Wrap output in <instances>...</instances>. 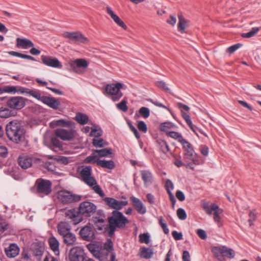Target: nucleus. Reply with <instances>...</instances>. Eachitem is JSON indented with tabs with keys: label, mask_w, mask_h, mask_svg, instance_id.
<instances>
[{
	"label": "nucleus",
	"mask_w": 261,
	"mask_h": 261,
	"mask_svg": "<svg viewBox=\"0 0 261 261\" xmlns=\"http://www.w3.org/2000/svg\"><path fill=\"white\" fill-rule=\"evenodd\" d=\"M97 207L92 202L85 201L82 202L76 210L75 208L66 210L64 215L66 218L70 219V222L76 225L93 215Z\"/></svg>",
	"instance_id": "1"
},
{
	"label": "nucleus",
	"mask_w": 261,
	"mask_h": 261,
	"mask_svg": "<svg viewBox=\"0 0 261 261\" xmlns=\"http://www.w3.org/2000/svg\"><path fill=\"white\" fill-rule=\"evenodd\" d=\"M108 225L107 227L108 234L113 236L117 228L123 229L129 223L128 219L123 215L122 213L118 211H113L111 216L108 218Z\"/></svg>",
	"instance_id": "2"
},
{
	"label": "nucleus",
	"mask_w": 261,
	"mask_h": 261,
	"mask_svg": "<svg viewBox=\"0 0 261 261\" xmlns=\"http://www.w3.org/2000/svg\"><path fill=\"white\" fill-rule=\"evenodd\" d=\"M6 134L12 141L19 143L24 139L25 130L19 122L11 121L6 126Z\"/></svg>",
	"instance_id": "3"
},
{
	"label": "nucleus",
	"mask_w": 261,
	"mask_h": 261,
	"mask_svg": "<svg viewBox=\"0 0 261 261\" xmlns=\"http://www.w3.org/2000/svg\"><path fill=\"white\" fill-rule=\"evenodd\" d=\"M24 93L29 94L30 95L41 101L44 104L54 110H57L61 105L60 101L58 99L53 97L41 96L40 93L36 90L25 88Z\"/></svg>",
	"instance_id": "4"
},
{
	"label": "nucleus",
	"mask_w": 261,
	"mask_h": 261,
	"mask_svg": "<svg viewBox=\"0 0 261 261\" xmlns=\"http://www.w3.org/2000/svg\"><path fill=\"white\" fill-rule=\"evenodd\" d=\"M63 37L68 39V42L70 44H84L89 43V40L85 37L81 32H65L63 34Z\"/></svg>",
	"instance_id": "5"
},
{
	"label": "nucleus",
	"mask_w": 261,
	"mask_h": 261,
	"mask_svg": "<svg viewBox=\"0 0 261 261\" xmlns=\"http://www.w3.org/2000/svg\"><path fill=\"white\" fill-rule=\"evenodd\" d=\"M122 88L123 84L120 83L109 84L105 87V92L107 94L112 96L113 101H117L123 96V93L120 91Z\"/></svg>",
	"instance_id": "6"
},
{
	"label": "nucleus",
	"mask_w": 261,
	"mask_h": 261,
	"mask_svg": "<svg viewBox=\"0 0 261 261\" xmlns=\"http://www.w3.org/2000/svg\"><path fill=\"white\" fill-rule=\"evenodd\" d=\"M214 255L220 261H223L224 257L231 259L234 257V253L232 249L226 246L214 247L212 249Z\"/></svg>",
	"instance_id": "7"
},
{
	"label": "nucleus",
	"mask_w": 261,
	"mask_h": 261,
	"mask_svg": "<svg viewBox=\"0 0 261 261\" xmlns=\"http://www.w3.org/2000/svg\"><path fill=\"white\" fill-rule=\"evenodd\" d=\"M33 188L36 193L48 195L51 192V182L46 179L38 178L35 181Z\"/></svg>",
	"instance_id": "8"
},
{
	"label": "nucleus",
	"mask_w": 261,
	"mask_h": 261,
	"mask_svg": "<svg viewBox=\"0 0 261 261\" xmlns=\"http://www.w3.org/2000/svg\"><path fill=\"white\" fill-rule=\"evenodd\" d=\"M184 151V158L192 161L193 164H198L197 154L195 152L193 145L186 139L181 143Z\"/></svg>",
	"instance_id": "9"
},
{
	"label": "nucleus",
	"mask_w": 261,
	"mask_h": 261,
	"mask_svg": "<svg viewBox=\"0 0 261 261\" xmlns=\"http://www.w3.org/2000/svg\"><path fill=\"white\" fill-rule=\"evenodd\" d=\"M81 196L73 194L67 191H61L58 194L59 200L64 204L78 202L81 200Z\"/></svg>",
	"instance_id": "10"
},
{
	"label": "nucleus",
	"mask_w": 261,
	"mask_h": 261,
	"mask_svg": "<svg viewBox=\"0 0 261 261\" xmlns=\"http://www.w3.org/2000/svg\"><path fill=\"white\" fill-rule=\"evenodd\" d=\"M26 98L21 96H13L7 101V106L12 110H19L25 106Z\"/></svg>",
	"instance_id": "11"
},
{
	"label": "nucleus",
	"mask_w": 261,
	"mask_h": 261,
	"mask_svg": "<svg viewBox=\"0 0 261 261\" xmlns=\"http://www.w3.org/2000/svg\"><path fill=\"white\" fill-rule=\"evenodd\" d=\"M80 175L83 181L90 187L97 184L95 179L92 176V167L87 166L83 168L80 172Z\"/></svg>",
	"instance_id": "12"
},
{
	"label": "nucleus",
	"mask_w": 261,
	"mask_h": 261,
	"mask_svg": "<svg viewBox=\"0 0 261 261\" xmlns=\"http://www.w3.org/2000/svg\"><path fill=\"white\" fill-rule=\"evenodd\" d=\"M87 248L92 255L100 261H106V258L101 251V246L96 243H91L87 245Z\"/></svg>",
	"instance_id": "13"
},
{
	"label": "nucleus",
	"mask_w": 261,
	"mask_h": 261,
	"mask_svg": "<svg viewBox=\"0 0 261 261\" xmlns=\"http://www.w3.org/2000/svg\"><path fill=\"white\" fill-rule=\"evenodd\" d=\"M103 200L109 207L114 209V211H119L128 204L127 201H118L111 197H106Z\"/></svg>",
	"instance_id": "14"
},
{
	"label": "nucleus",
	"mask_w": 261,
	"mask_h": 261,
	"mask_svg": "<svg viewBox=\"0 0 261 261\" xmlns=\"http://www.w3.org/2000/svg\"><path fill=\"white\" fill-rule=\"evenodd\" d=\"M70 261H84L85 253L84 250L80 247H75L70 249L69 254Z\"/></svg>",
	"instance_id": "15"
},
{
	"label": "nucleus",
	"mask_w": 261,
	"mask_h": 261,
	"mask_svg": "<svg viewBox=\"0 0 261 261\" xmlns=\"http://www.w3.org/2000/svg\"><path fill=\"white\" fill-rule=\"evenodd\" d=\"M40 159L30 157L28 155H21L18 159V164L23 169L31 167L34 162H40Z\"/></svg>",
	"instance_id": "16"
},
{
	"label": "nucleus",
	"mask_w": 261,
	"mask_h": 261,
	"mask_svg": "<svg viewBox=\"0 0 261 261\" xmlns=\"http://www.w3.org/2000/svg\"><path fill=\"white\" fill-rule=\"evenodd\" d=\"M55 135L64 141L72 140L74 137V130L73 129L66 130L63 128L56 129Z\"/></svg>",
	"instance_id": "17"
},
{
	"label": "nucleus",
	"mask_w": 261,
	"mask_h": 261,
	"mask_svg": "<svg viewBox=\"0 0 261 261\" xmlns=\"http://www.w3.org/2000/svg\"><path fill=\"white\" fill-rule=\"evenodd\" d=\"M81 238L86 241H92L95 239V232L93 228L88 225L82 227L79 232Z\"/></svg>",
	"instance_id": "18"
},
{
	"label": "nucleus",
	"mask_w": 261,
	"mask_h": 261,
	"mask_svg": "<svg viewBox=\"0 0 261 261\" xmlns=\"http://www.w3.org/2000/svg\"><path fill=\"white\" fill-rule=\"evenodd\" d=\"M42 63L46 66L54 68H61L62 65L57 58H53L51 56L42 55L41 57Z\"/></svg>",
	"instance_id": "19"
},
{
	"label": "nucleus",
	"mask_w": 261,
	"mask_h": 261,
	"mask_svg": "<svg viewBox=\"0 0 261 261\" xmlns=\"http://www.w3.org/2000/svg\"><path fill=\"white\" fill-rule=\"evenodd\" d=\"M70 65L74 72L80 73L81 72L79 68H85L87 67L88 62L84 59H77L71 62Z\"/></svg>",
	"instance_id": "20"
},
{
	"label": "nucleus",
	"mask_w": 261,
	"mask_h": 261,
	"mask_svg": "<svg viewBox=\"0 0 261 261\" xmlns=\"http://www.w3.org/2000/svg\"><path fill=\"white\" fill-rule=\"evenodd\" d=\"M129 199L133 206L139 214H144L146 213V208L139 198L133 196L129 198Z\"/></svg>",
	"instance_id": "21"
},
{
	"label": "nucleus",
	"mask_w": 261,
	"mask_h": 261,
	"mask_svg": "<svg viewBox=\"0 0 261 261\" xmlns=\"http://www.w3.org/2000/svg\"><path fill=\"white\" fill-rule=\"evenodd\" d=\"M140 174L145 187H148L152 184L153 181V176L150 171L141 170Z\"/></svg>",
	"instance_id": "22"
},
{
	"label": "nucleus",
	"mask_w": 261,
	"mask_h": 261,
	"mask_svg": "<svg viewBox=\"0 0 261 261\" xmlns=\"http://www.w3.org/2000/svg\"><path fill=\"white\" fill-rule=\"evenodd\" d=\"M31 250L35 256L40 258L44 252V247L42 243L35 242L32 244Z\"/></svg>",
	"instance_id": "23"
},
{
	"label": "nucleus",
	"mask_w": 261,
	"mask_h": 261,
	"mask_svg": "<svg viewBox=\"0 0 261 261\" xmlns=\"http://www.w3.org/2000/svg\"><path fill=\"white\" fill-rule=\"evenodd\" d=\"M107 12L109 14L114 21L119 27L123 28L124 30L127 29V27L124 22L119 18L118 16L115 14L112 10L109 7L106 8Z\"/></svg>",
	"instance_id": "24"
},
{
	"label": "nucleus",
	"mask_w": 261,
	"mask_h": 261,
	"mask_svg": "<svg viewBox=\"0 0 261 261\" xmlns=\"http://www.w3.org/2000/svg\"><path fill=\"white\" fill-rule=\"evenodd\" d=\"M74 124V122L65 119H59L51 121L49 125L51 127L54 128L55 126H61L63 127H71Z\"/></svg>",
	"instance_id": "25"
},
{
	"label": "nucleus",
	"mask_w": 261,
	"mask_h": 261,
	"mask_svg": "<svg viewBox=\"0 0 261 261\" xmlns=\"http://www.w3.org/2000/svg\"><path fill=\"white\" fill-rule=\"evenodd\" d=\"M5 252L8 257L14 258L18 254L19 248L16 244L12 243L5 248Z\"/></svg>",
	"instance_id": "26"
},
{
	"label": "nucleus",
	"mask_w": 261,
	"mask_h": 261,
	"mask_svg": "<svg viewBox=\"0 0 261 261\" xmlns=\"http://www.w3.org/2000/svg\"><path fill=\"white\" fill-rule=\"evenodd\" d=\"M202 207L205 213L208 215H212L213 212H216L219 208V206L215 203L210 204L209 202L206 201H202Z\"/></svg>",
	"instance_id": "27"
},
{
	"label": "nucleus",
	"mask_w": 261,
	"mask_h": 261,
	"mask_svg": "<svg viewBox=\"0 0 261 261\" xmlns=\"http://www.w3.org/2000/svg\"><path fill=\"white\" fill-rule=\"evenodd\" d=\"M114 248H113V243L111 239H107L106 242L103 245V248L101 247V251L103 253V255L106 256V260H107L108 258V256L109 253L113 252Z\"/></svg>",
	"instance_id": "28"
},
{
	"label": "nucleus",
	"mask_w": 261,
	"mask_h": 261,
	"mask_svg": "<svg viewBox=\"0 0 261 261\" xmlns=\"http://www.w3.org/2000/svg\"><path fill=\"white\" fill-rule=\"evenodd\" d=\"M16 46L17 47H21L24 49H27L31 47H34V43L29 39H21L17 38L16 39Z\"/></svg>",
	"instance_id": "29"
},
{
	"label": "nucleus",
	"mask_w": 261,
	"mask_h": 261,
	"mask_svg": "<svg viewBox=\"0 0 261 261\" xmlns=\"http://www.w3.org/2000/svg\"><path fill=\"white\" fill-rule=\"evenodd\" d=\"M48 243L50 248L54 251L56 255H59V242L54 237H51L48 239Z\"/></svg>",
	"instance_id": "30"
},
{
	"label": "nucleus",
	"mask_w": 261,
	"mask_h": 261,
	"mask_svg": "<svg viewBox=\"0 0 261 261\" xmlns=\"http://www.w3.org/2000/svg\"><path fill=\"white\" fill-rule=\"evenodd\" d=\"M178 23L177 29L179 32L183 33L185 32V28L187 27L189 21L185 18L181 12L178 13Z\"/></svg>",
	"instance_id": "31"
},
{
	"label": "nucleus",
	"mask_w": 261,
	"mask_h": 261,
	"mask_svg": "<svg viewBox=\"0 0 261 261\" xmlns=\"http://www.w3.org/2000/svg\"><path fill=\"white\" fill-rule=\"evenodd\" d=\"M58 233L62 237L65 234L70 233V227L66 222H61L57 226Z\"/></svg>",
	"instance_id": "32"
},
{
	"label": "nucleus",
	"mask_w": 261,
	"mask_h": 261,
	"mask_svg": "<svg viewBox=\"0 0 261 261\" xmlns=\"http://www.w3.org/2000/svg\"><path fill=\"white\" fill-rule=\"evenodd\" d=\"M153 255V250L149 248L145 247L140 248L139 255L142 258L149 259L151 258Z\"/></svg>",
	"instance_id": "33"
},
{
	"label": "nucleus",
	"mask_w": 261,
	"mask_h": 261,
	"mask_svg": "<svg viewBox=\"0 0 261 261\" xmlns=\"http://www.w3.org/2000/svg\"><path fill=\"white\" fill-rule=\"evenodd\" d=\"M63 238L64 243L67 246L74 245L76 240L75 234L71 232L65 234Z\"/></svg>",
	"instance_id": "34"
},
{
	"label": "nucleus",
	"mask_w": 261,
	"mask_h": 261,
	"mask_svg": "<svg viewBox=\"0 0 261 261\" xmlns=\"http://www.w3.org/2000/svg\"><path fill=\"white\" fill-rule=\"evenodd\" d=\"M93 154L97 153L98 156L99 157H106L109 155L111 156L113 154L112 150L111 148H105L102 149H93L92 150Z\"/></svg>",
	"instance_id": "35"
},
{
	"label": "nucleus",
	"mask_w": 261,
	"mask_h": 261,
	"mask_svg": "<svg viewBox=\"0 0 261 261\" xmlns=\"http://www.w3.org/2000/svg\"><path fill=\"white\" fill-rule=\"evenodd\" d=\"M156 143L160 150L164 154H166L169 151V147L166 141L161 139H158L156 140Z\"/></svg>",
	"instance_id": "36"
},
{
	"label": "nucleus",
	"mask_w": 261,
	"mask_h": 261,
	"mask_svg": "<svg viewBox=\"0 0 261 261\" xmlns=\"http://www.w3.org/2000/svg\"><path fill=\"white\" fill-rule=\"evenodd\" d=\"M75 119L79 124L84 125L88 123L89 117L86 114L77 113L76 114Z\"/></svg>",
	"instance_id": "37"
},
{
	"label": "nucleus",
	"mask_w": 261,
	"mask_h": 261,
	"mask_svg": "<svg viewBox=\"0 0 261 261\" xmlns=\"http://www.w3.org/2000/svg\"><path fill=\"white\" fill-rule=\"evenodd\" d=\"M98 166L108 169L112 170L115 167V164L112 160H101L98 161Z\"/></svg>",
	"instance_id": "38"
},
{
	"label": "nucleus",
	"mask_w": 261,
	"mask_h": 261,
	"mask_svg": "<svg viewBox=\"0 0 261 261\" xmlns=\"http://www.w3.org/2000/svg\"><path fill=\"white\" fill-rule=\"evenodd\" d=\"M167 135L176 140L180 144L185 140L181 134L178 132L171 131L167 133Z\"/></svg>",
	"instance_id": "39"
},
{
	"label": "nucleus",
	"mask_w": 261,
	"mask_h": 261,
	"mask_svg": "<svg viewBox=\"0 0 261 261\" xmlns=\"http://www.w3.org/2000/svg\"><path fill=\"white\" fill-rule=\"evenodd\" d=\"M13 111L9 108L1 107L0 108V117L7 118L13 115Z\"/></svg>",
	"instance_id": "40"
},
{
	"label": "nucleus",
	"mask_w": 261,
	"mask_h": 261,
	"mask_svg": "<svg viewBox=\"0 0 261 261\" xmlns=\"http://www.w3.org/2000/svg\"><path fill=\"white\" fill-rule=\"evenodd\" d=\"M93 145L95 147H103L108 145V143L102 138H94L92 141Z\"/></svg>",
	"instance_id": "41"
},
{
	"label": "nucleus",
	"mask_w": 261,
	"mask_h": 261,
	"mask_svg": "<svg viewBox=\"0 0 261 261\" xmlns=\"http://www.w3.org/2000/svg\"><path fill=\"white\" fill-rule=\"evenodd\" d=\"M99 161H101V160L99 159V156H98L97 154H96V153L93 154L92 155H89L85 159V162L86 163H96L98 166Z\"/></svg>",
	"instance_id": "42"
},
{
	"label": "nucleus",
	"mask_w": 261,
	"mask_h": 261,
	"mask_svg": "<svg viewBox=\"0 0 261 261\" xmlns=\"http://www.w3.org/2000/svg\"><path fill=\"white\" fill-rule=\"evenodd\" d=\"M8 53L11 56H15V57L21 58L22 59L29 60H30V59L32 57L30 55L23 54L20 53H18L17 51H8Z\"/></svg>",
	"instance_id": "43"
},
{
	"label": "nucleus",
	"mask_w": 261,
	"mask_h": 261,
	"mask_svg": "<svg viewBox=\"0 0 261 261\" xmlns=\"http://www.w3.org/2000/svg\"><path fill=\"white\" fill-rule=\"evenodd\" d=\"M258 28H253L250 31L246 33H243L241 36L243 38H251L256 35L259 31Z\"/></svg>",
	"instance_id": "44"
},
{
	"label": "nucleus",
	"mask_w": 261,
	"mask_h": 261,
	"mask_svg": "<svg viewBox=\"0 0 261 261\" xmlns=\"http://www.w3.org/2000/svg\"><path fill=\"white\" fill-rule=\"evenodd\" d=\"M174 125L170 122L162 123L160 126V129L162 132H167L168 129L173 127Z\"/></svg>",
	"instance_id": "45"
},
{
	"label": "nucleus",
	"mask_w": 261,
	"mask_h": 261,
	"mask_svg": "<svg viewBox=\"0 0 261 261\" xmlns=\"http://www.w3.org/2000/svg\"><path fill=\"white\" fill-rule=\"evenodd\" d=\"M102 135V130L99 128V129H97L96 127H92L91 131L90 133L91 136H94L95 138H99L101 137Z\"/></svg>",
	"instance_id": "46"
},
{
	"label": "nucleus",
	"mask_w": 261,
	"mask_h": 261,
	"mask_svg": "<svg viewBox=\"0 0 261 261\" xmlns=\"http://www.w3.org/2000/svg\"><path fill=\"white\" fill-rule=\"evenodd\" d=\"M249 219H248V222L249 223V226H252L254 225L253 222L256 219V215L255 214V211H251L249 214Z\"/></svg>",
	"instance_id": "47"
},
{
	"label": "nucleus",
	"mask_w": 261,
	"mask_h": 261,
	"mask_svg": "<svg viewBox=\"0 0 261 261\" xmlns=\"http://www.w3.org/2000/svg\"><path fill=\"white\" fill-rule=\"evenodd\" d=\"M159 225L162 227V228L163 229L164 232L166 234H168L169 232V230L167 227L166 223L164 222V220L162 217H160L159 219Z\"/></svg>",
	"instance_id": "48"
},
{
	"label": "nucleus",
	"mask_w": 261,
	"mask_h": 261,
	"mask_svg": "<svg viewBox=\"0 0 261 261\" xmlns=\"http://www.w3.org/2000/svg\"><path fill=\"white\" fill-rule=\"evenodd\" d=\"M139 112L141 115V116L145 118H148L150 115V110L148 108L146 107H141L139 109Z\"/></svg>",
	"instance_id": "49"
},
{
	"label": "nucleus",
	"mask_w": 261,
	"mask_h": 261,
	"mask_svg": "<svg viewBox=\"0 0 261 261\" xmlns=\"http://www.w3.org/2000/svg\"><path fill=\"white\" fill-rule=\"evenodd\" d=\"M139 241L141 243L148 244L149 242V236L146 233L140 234L139 236Z\"/></svg>",
	"instance_id": "50"
},
{
	"label": "nucleus",
	"mask_w": 261,
	"mask_h": 261,
	"mask_svg": "<svg viewBox=\"0 0 261 261\" xmlns=\"http://www.w3.org/2000/svg\"><path fill=\"white\" fill-rule=\"evenodd\" d=\"M177 216L178 218L181 220H185L187 217L186 211L182 208H179L177 209Z\"/></svg>",
	"instance_id": "51"
},
{
	"label": "nucleus",
	"mask_w": 261,
	"mask_h": 261,
	"mask_svg": "<svg viewBox=\"0 0 261 261\" xmlns=\"http://www.w3.org/2000/svg\"><path fill=\"white\" fill-rule=\"evenodd\" d=\"M127 101L126 100L123 99L120 103L117 104V107L119 110L122 111L123 112H126L128 110V107L127 106Z\"/></svg>",
	"instance_id": "52"
},
{
	"label": "nucleus",
	"mask_w": 261,
	"mask_h": 261,
	"mask_svg": "<svg viewBox=\"0 0 261 261\" xmlns=\"http://www.w3.org/2000/svg\"><path fill=\"white\" fill-rule=\"evenodd\" d=\"M138 129L143 133H146L147 131V126L146 123L143 121H139L137 124Z\"/></svg>",
	"instance_id": "53"
},
{
	"label": "nucleus",
	"mask_w": 261,
	"mask_h": 261,
	"mask_svg": "<svg viewBox=\"0 0 261 261\" xmlns=\"http://www.w3.org/2000/svg\"><path fill=\"white\" fill-rule=\"evenodd\" d=\"M223 212V210L219 208L216 212L214 213V221L219 223L221 221V217L220 216V214H222Z\"/></svg>",
	"instance_id": "54"
},
{
	"label": "nucleus",
	"mask_w": 261,
	"mask_h": 261,
	"mask_svg": "<svg viewBox=\"0 0 261 261\" xmlns=\"http://www.w3.org/2000/svg\"><path fill=\"white\" fill-rule=\"evenodd\" d=\"M92 189L94 192L98 194L101 197L105 196V193L99 186L97 185V184L92 186Z\"/></svg>",
	"instance_id": "55"
},
{
	"label": "nucleus",
	"mask_w": 261,
	"mask_h": 261,
	"mask_svg": "<svg viewBox=\"0 0 261 261\" xmlns=\"http://www.w3.org/2000/svg\"><path fill=\"white\" fill-rule=\"evenodd\" d=\"M17 89L15 86H7L3 89V93L7 92L9 93H15Z\"/></svg>",
	"instance_id": "56"
},
{
	"label": "nucleus",
	"mask_w": 261,
	"mask_h": 261,
	"mask_svg": "<svg viewBox=\"0 0 261 261\" xmlns=\"http://www.w3.org/2000/svg\"><path fill=\"white\" fill-rule=\"evenodd\" d=\"M9 228L8 223L4 220H2L0 221V232H4L7 230Z\"/></svg>",
	"instance_id": "57"
},
{
	"label": "nucleus",
	"mask_w": 261,
	"mask_h": 261,
	"mask_svg": "<svg viewBox=\"0 0 261 261\" xmlns=\"http://www.w3.org/2000/svg\"><path fill=\"white\" fill-rule=\"evenodd\" d=\"M8 151L6 147L0 145V157L6 158L8 156Z\"/></svg>",
	"instance_id": "58"
},
{
	"label": "nucleus",
	"mask_w": 261,
	"mask_h": 261,
	"mask_svg": "<svg viewBox=\"0 0 261 261\" xmlns=\"http://www.w3.org/2000/svg\"><path fill=\"white\" fill-rule=\"evenodd\" d=\"M242 45L241 43H237L232 46H230L227 48V52L230 54L233 53L236 50L239 48Z\"/></svg>",
	"instance_id": "59"
},
{
	"label": "nucleus",
	"mask_w": 261,
	"mask_h": 261,
	"mask_svg": "<svg viewBox=\"0 0 261 261\" xmlns=\"http://www.w3.org/2000/svg\"><path fill=\"white\" fill-rule=\"evenodd\" d=\"M156 85L166 92L169 91V89L166 86V83L163 81H158L156 83Z\"/></svg>",
	"instance_id": "60"
},
{
	"label": "nucleus",
	"mask_w": 261,
	"mask_h": 261,
	"mask_svg": "<svg viewBox=\"0 0 261 261\" xmlns=\"http://www.w3.org/2000/svg\"><path fill=\"white\" fill-rule=\"evenodd\" d=\"M172 235L174 240L176 241L180 240L182 239V233L181 232H178L177 231H173L172 232Z\"/></svg>",
	"instance_id": "61"
},
{
	"label": "nucleus",
	"mask_w": 261,
	"mask_h": 261,
	"mask_svg": "<svg viewBox=\"0 0 261 261\" xmlns=\"http://www.w3.org/2000/svg\"><path fill=\"white\" fill-rule=\"evenodd\" d=\"M197 234L198 236L202 240H205L207 238V234L206 232L201 229H198L197 230Z\"/></svg>",
	"instance_id": "62"
},
{
	"label": "nucleus",
	"mask_w": 261,
	"mask_h": 261,
	"mask_svg": "<svg viewBox=\"0 0 261 261\" xmlns=\"http://www.w3.org/2000/svg\"><path fill=\"white\" fill-rule=\"evenodd\" d=\"M175 195L176 198L180 201H182L185 199V196L184 193L180 190L176 191Z\"/></svg>",
	"instance_id": "63"
},
{
	"label": "nucleus",
	"mask_w": 261,
	"mask_h": 261,
	"mask_svg": "<svg viewBox=\"0 0 261 261\" xmlns=\"http://www.w3.org/2000/svg\"><path fill=\"white\" fill-rule=\"evenodd\" d=\"M51 141L54 146L59 148L62 147L61 142L57 138H52Z\"/></svg>",
	"instance_id": "64"
}]
</instances>
